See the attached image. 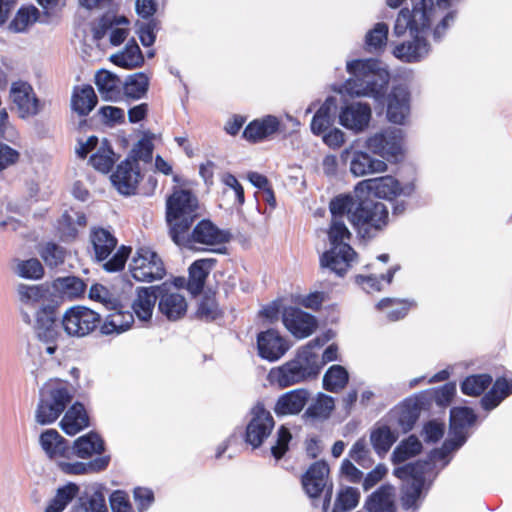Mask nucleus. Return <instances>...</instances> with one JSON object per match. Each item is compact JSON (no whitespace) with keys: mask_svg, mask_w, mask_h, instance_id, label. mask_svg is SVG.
<instances>
[{"mask_svg":"<svg viewBox=\"0 0 512 512\" xmlns=\"http://www.w3.org/2000/svg\"><path fill=\"white\" fill-rule=\"evenodd\" d=\"M388 169L384 160L373 158L368 152L355 151L350 162V171L355 176L382 173Z\"/></svg>","mask_w":512,"mask_h":512,"instance_id":"72a5a7b5","label":"nucleus"},{"mask_svg":"<svg viewBox=\"0 0 512 512\" xmlns=\"http://www.w3.org/2000/svg\"><path fill=\"white\" fill-rule=\"evenodd\" d=\"M409 111V98L407 95L399 97L396 93H392L389 96L387 118L391 123L405 125Z\"/></svg>","mask_w":512,"mask_h":512,"instance_id":"79ce46f5","label":"nucleus"},{"mask_svg":"<svg viewBox=\"0 0 512 512\" xmlns=\"http://www.w3.org/2000/svg\"><path fill=\"white\" fill-rule=\"evenodd\" d=\"M158 292V309L167 319L175 321L185 316L187 302L184 296L179 293L170 292L162 286H160Z\"/></svg>","mask_w":512,"mask_h":512,"instance_id":"a878e982","label":"nucleus"},{"mask_svg":"<svg viewBox=\"0 0 512 512\" xmlns=\"http://www.w3.org/2000/svg\"><path fill=\"white\" fill-rule=\"evenodd\" d=\"M360 499L359 491L354 487H346L338 493L332 512H347L355 508Z\"/></svg>","mask_w":512,"mask_h":512,"instance_id":"bf43d9fd","label":"nucleus"},{"mask_svg":"<svg viewBox=\"0 0 512 512\" xmlns=\"http://www.w3.org/2000/svg\"><path fill=\"white\" fill-rule=\"evenodd\" d=\"M335 408L333 397L320 393L316 400L306 409L304 416L311 419H327Z\"/></svg>","mask_w":512,"mask_h":512,"instance_id":"603ef678","label":"nucleus"},{"mask_svg":"<svg viewBox=\"0 0 512 512\" xmlns=\"http://www.w3.org/2000/svg\"><path fill=\"white\" fill-rule=\"evenodd\" d=\"M117 160L118 156L108 141L104 140L97 151L90 156L89 163L95 170L107 174L112 170Z\"/></svg>","mask_w":512,"mask_h":512,"instance_id":"a19ab883","label":"nucleus"},{"mask_svg":"<svg viewBox=\"0 0 512 512\" xmlns=\"http://www.w3.org/2000/svg\"><path fill=\"white\" fill-rule=\"evenodd\" d=\"M351 199L348 221L362 239H373L385 229L389 222L387 206L368 197L361 198L347 194Z\"/></svg>","mask_w":512,"mask_h":512,"instance_id":"f03ea898","label":"nucleus"},{"mask_svg":"<svg viewBox=\"0 0 512 512\" xmlns=\"http://www.w3.org/2000/svg\"><path fill=\"white\" fill-rule=\"evenodd\" d=\"M89 252L93 254L96 262H103V268L107 272H119L124 269L125 264L132 252L130 246L121 245L116 253L110 258L109 256L115 250L118 240L109 230L93 226L89 233Z\"/></svg>","mask_w":512,"mask_h":512,"instance_id":"39448f33","label":"nucleus"},{"mask_svg":"<svg viewBox=\"0 0 512 512\" xmlns=\"http://www.w3.org/2000/svg\"><path fill=\"white\" fill-rule=\"evenodd\" d=\"M73 448L76 456L86 459L93 454H102L104 451V442L97 433L89 432L77 438Z\"/></svg>","mask_w":512,"mask_h":512,"instance_id":"ea45409f","label":"nucleus"},{"mask_svg":"<svg viewBox=\"0 0 512 512\" xmlns=\"http://www.w3.org/2000/svg\"><path fill=\"white\" fill-rule=\"evenodd\" d=\"M347 71L353 77L344 83L345 90L350 95L368 96L382 99L387 91V81L379 82L377 76L371 73L367 60H352L347 63Z\"/></svg>","mask_w":512,"mask_h":512,"instance_id":"0eeeda50","label":"nucleus"},{"mask_svg":"<svg viewBox=\"0 0 512 512\" xmlns=\"http://www.w3.org/2000/svg\"><path fill=\"white\" fill-rule=\"evenodd\" d=\"M133 323L134 314L131 311L118 309L104 320L100 326V332L103 335L119 334L129 329Z\"/></svg>","mask_w":512,"mask_h":512,"instance_id":"58836bf2","label":"nucleus"},{"mask_svg":"<svg viewBox=\"0 0 512 512\" xmlns=\"http://www.w3.org/2000/svg\"><path fill=\"white\" fill-rule=\"evenodd\" d=\"M217 262L216 258H201L195 260L190 265L186 289L192 295H198L202 292L209 273L216 266Z\"/></svg>","mask_w":512,"mask_h":512,"instance_id":"393cba45","label":"nucleus"},{"mask_svg":"<svg viewBox=\"0 0 512 512\" xmlns=\"http://www.w3.org/2000/svg\"><path fill=\"white\" fill-rule=\"evenodd\" d=\"M304 492L313 499L324 494L323 508L326 510L331 503L333 483L330 478L329 465L324 460L313 462L301 476Z\"/></svg>","mask_w":512,"mask_h":512,"instance_id":"9d476101","label":"nucleus"},{"mask_svg":"<svg viewBox=\"0 0 512 512\" xmlns=\"http://www.w3.org/2000/svg\"><path fill=\"white\" fill-rule=\"evenodd\" d=\"M17 292V306L22 318V321L30 325V310L32 309V286L20 283L16 288Z\"/></svg>","mask_w":512,"mask_h":512,"instance_id":"052dcab7","label":"nucleus"},{"mask_svg":"<svg viewBox=\"0 0 512 512\" xmlns=\"http://www.w3.org/2000/svg\"><path fill=\"white\" fill-rule=\"evenodd\" d=\"M98 98L90 84L76 85L71 94V109L79 116H87L97 105Z\"/></svg>","mask_w":512,"mask_h":512,"instance_id":"2f4dec72","label":"nucleus"},{"mask_svg":"<svg viewBox=\"0 0 512 512\" xmlns=\"http://www.w3.org/2000/svg\"><path fill=\"white\" fill-rule=\"evenodd\" d=\"M153 139L152 134L145 133L131 150L130 160H135L137 163H139V160L146 163L151 162L154 151Z\"/></svg>","mask_w":512,"mask_h":512,"instance_id":"680f3d73","label":"nucleus"},{"mask_svg":"<svg viewBox=\"0 0 512 512\" xmlns=\"http://www.w3.org/2000/svg\"><path fill=\"white\" fill-rule=\"evenodd\" d=\"M282 322L286 329L299 339L309 337L318 327L315 316L293 306L284 308Z\"/></svg>","mask_w":512,"mask_h":512,"instance_id":"a211bd4d","label":"nucleus"},{"mask_svg":"<svg viewBox=\"0 0 512 512\" xmlns=\"http://www.w3.org/2000/svg\"><path fill=\"white\" fill-rule=\"evenodd\" d=\"M95 84L102 98L106 101H116L121 96V79L108 70L101 69L95 75Z\"/></svg>","mask_w":512,"mask_h":512,"instance_id":"c9c22d12","label":"nucleus"},{"mask_svg":"<svg viewBox=\"0 0 512 512\" xmlns=\"http://www.w3.org/2000/svg\"><path fill=\"white\" fill-rule=\"evenodd\" d=\"M292 440L290 429L281 425L276 433L275 444L271 446V454L276 460H280L289 450V444Z\"/></svg>","mask_w":512,"mask_h":512,"instance_id":"69168bd1","label":"nucleus"},{"mask_svg":"<svg viewBox=\"0 0 512 512\" xmlns=\"http://www.w3.org/2000/svg\"><path fill=\"white\" fill-rule=\"evenodd\" d=\"M31 92L32 86L26 81L18 80L11 84L9 97L12 109H16L20 118H27L31 114Z\"/></svg>","mask_w":512,"mask_h":512,"instance_id":"473e14b6","label":"nucleus"},{"mask_svg":"<svg viewBox=\"0 0 512 512\" xmlns=\"http://www.w3.org/2000/svg\"><path fill=\"white\" fill-rule=\"evenodd\" d=\"M510 395H512V379L505 376L498 377L491 389L482 396L481 407L486 411L493 410Z\"/></svg>","mask_w":512,"mask_h":512,"instance_id":"f704fd0d","label":"nucleus"},{"mask_svg":"<svg viewBox=\"0 0 512 512\" xmlns=\"http://www.w3.org/2000/svg\"><path fill=\"white\" fill-rule=\"evenodd\" d=\"M349 375L341 365H332L323 376V388L332 393H338L348 383Z\"/></svg>","mask_w":512,"mask_h":512,"instance_id":"49530a36","label":"nucleus"},{"mask_svg":"<svg viewBox=\"0 0 512 512\" xmlns=\"http://www.w3.org/2000/svg\"><path fill=\"white\" fill-rule=\"evenodd\" d=\"M78 491L79 487L74 483L60 487L45 512H62L77 495Z\"/></svg>","mask_w":512,"mask_h":512,"instance_id":"6e6d98bb","label":"nucleus"},{"mask_svg":"<svg viewBox=\"0 0 512 512\" xmlns=\"http://www.w3.org/2000/svg\"><path fill=\"white\" fill-rule=\"evenodd\" d=\"M350 204L348 195H337L329 203L331 223L328 237L331 245H349L345 240H350L352 234L344 223V217H348Z\"/></svg>","mask_w":512,"mask_h":512,"instance_id":"dca6fc26","label":"nucleus"},{"mask_svg":"<svg viewBox=\"0 0 512 512\" xmlns=\"http://www.w3.org/2000/svg\"><path fill=\"white\" fill-rule=\"evenodd\" d=\"M244 441L253 449L262 446L275 427L274 418L262 402H257L250 410Z\"/></svg>","mask_w":512,"mask_h":512,"instance_id":"ddd939ff","label":"nucleus"},{"mask_svg":"<svg viewBox=\"0 0 512 512\" xmlns=\"http://www.w3.org/2000/svg\"><path fill=\"white\" fill-rule=\"evenodd\" d=\"M109 501L112 512H134L129 495L123 490L114 491Z\"/></svg>","mask_w":512,"mask_h":512,"instance_id":"774afa93","label":"nucleus"},{"mask_svg":"<svg viewBox=\"0 0 512 512\" xmlns=\"http://www.w3.org/2000/svg\"><path fill=\"white\" fill-rule=\"evenodd\" d=\"M422 403L418 399H406L399 412L398 422L404 430H411L419 418Z\"/></svg>","mask_w":512,"mask_h":512,"instance_id":"5fc2aeb1","label":"nucleus"},{"mask_svg":"<svg viewBox=\"0 0 512 512\" xmlns=\"http://www.w3.org/2000/svg\"><path fill=\"white\" fill-rule=\"evenodd\" d=\"M45 296L34 287V309L36 310L34 332L36 337L46 345V353L52 355L57 350V341L60 337L57 316L59 304L56 299Z\"/></svg>","mask_w":512,"mask_h":512,"instance_id":"423d86ee","label":"nucleus"},{"mask_svg":"<svg viewBox=\"0 0 512 512\" xmlns=\"http://www.w3.org/2000/svg\"><path fill=\"white\" fill-rule=\"evenodd\" d=\"M160 29V21L151 18L146 22L139 23L138 35L143 46H152L156 40V33Z\"/></svg>","mask_w":512,"mask_h":512,"instance_id":"338daca9","label":"nucleus"},{"mask_svg":"<svg viewBox=\"0 0 512 512\" xmlns=\"http://www.w3.org/2000/svg\"><path fill=\"white\" fill-rule=\"evenodd\" d=\"M129 273L138 282H154L166 275L165 264L152 248L142 246L136 249L129 263Z\"/></svg>","mask_w":512,"mask_h":512,"instance_id":"1a4fd4ad","label":"nucleus"},{"mask_svg":"<svg viewBox=\"0 0 512 512\" xmlns=\"http://www.w3.org/2000/svg\"><path fill=\"white\" fill-rule=\"evenodd\" d=\"M492 382L493 378L490 374L482 373L470 375L461 382V392L467 396L478 397L487 390Z\"/></svg>","mask_w":512,"mask_h":512,"instance_id":"a18cd8bd","label":"nucleus"},{"mask_svg":"<svg viewBox=\"0 0 512 512\" xmlns=\"http://www.w3.org/2000/svg\"><path fill=\"white\" fill-rule=\"evenodd\" d=\"M89 425V416L85 406L81 402L72 404L60 421L62 430L70 436L76 435Z\"/></svg>","mask_w":512,"mask_h":512,"instance_id":"c756f323","label":"nucleus"},{"mask_svg":"<svg viewBox=\"0 0 512 512\" xmlns=\"http://www.w3.org/2000/svg\"><path fill=\"white\" fill-rule=\"evenodd\" d=\"M393 496V487L383 484L367 498L365 507L369 512H396Z\"/></svg>","mask_w":512,"mask_h":512,"instance_id":"e433bc0d","label":"nucleus"},{"mask_svg":"<svg viewBox=\"0 0 512 512\" xmlns=\"http://www.w3.org/2000/svg\"><path fill=\"white\" fill-rule=\"evenodd\" d=\"M397 267H391L387 270L386 273L377 275H357L356 282L359 285H362L364 289L368 292L373 291H381L382 290V282H385L387 285L391 284L397 271Z\"/></svg>","mask_w":512,"mask_h":512,"instance_id":"4d7b16f0","label":"nucleus"},{"mask_svg":"<svg viewBox=\"0 0 512 512\" xmlns=\"http://www.w3.org/2000/svg\"><path fill=\"white\" fill-rule=\"evenodd\" d=\"M413 190V185L402 187L400 182L392 176L365 179L355 187V193L367 192L378 198L388 200H393L401 194L410 195Z\"/></svg>","mask_w":512,"mask_h":512,"instance_id":"f3484780","label":"nucleus"},{"mask_svg":"<svg viewBox=\"0 0 512 512\" xmlns=\"http://www.w3.org/2000/svg\"><path fill=\"white\" fill-rule=\"evenodd\" d=\"M40 445L51 459L68 458L71 452L69 442L56 429H47L39 438Z\"/></svg>","mask_w":512,"mask_h":512,"instance_id":"7c9ffc66","label":"nucleus"},{"mask_svg":"<svg viewBox=\"0 0 512 512\" xmlns=\"http://www.w3.org/2000/svg\"><path fill=\"white\" fill-rule=\"evenodd\" d=\"M168 234L173 241L199 219V201L190 190L174 187L166 199Z\"/></svg>","mask_w":512,"mask_h":512,"instance_id":"20e7f679","label":"nucleus"},{"mask_svg":"<svg viewBox=\"0 0 512 512\" xmlns=\"http://www.w3.org/2000/svg\"><path fill=\"white\" fill-rule=\"evenodd\" d=\"M304 369L298 366L293 359L281 366L273 367L268 373V381L279 388H286L308 380Z\"/></svg>","mask_w":512,"mask_h":512,"instance_id":"5701e85b","label":"nucleus"},{"mask_svg":"<svg viewBox=\"0 0 512 512\" xmlns=\"http://www.w3.org/2000/svg\"><path fill=\"white\" fill-rule=\"evenodd\" d=\"M142 179L139 163L126 158L120 162L111 175V181L119 193L129 196L136 193Z\"/></svg>","mask_w":512,"mask_h":512,"instance_id":"6ab92c4d","label":"nucleus"},{"mask_svg":"<svg viewBox=\"0 0 512 512\" xmlns=\"http://www.w3.org/2000/svg\"><path fill=\"white\" fill-rule=\"evenodd\" d=\"M422 443L415 435H410L394 449L392 453V461L400 464L406 460L418 455L422 451Z\"/></svg>","mask_w":512,"mask_h":512,"instance_id":"8fccbe9b","label":"nucleus"},{"mask_svg":"<svg viewBox=\"0 0 512 512\" xmlns=\"http://www.w3.org/2000/svg\"><path fill=\"white\" fill-rule=\"evenodd\" d=\"M160 286L138 287L136 298L131 307L133 314L141 321H149L152 318L153 310L158 299Z\"/></svg>","mask_w":512,"mask_h":512,"instance_id":"cd10ccee","label":"nucleus"},{"mask_svg":"<svg viewBox=\"0 0 512 512\" xmlns=\"http://www.w3.org/2000/svg\"><path fill=\"white\" fill-rule=\"evenodd\" d=\"M371 116L369 104L353 102L341 110L339 122L344 128H368Z\"/></svg>","mask_w":512,"mask_h":512,"instance_id":"bb28decb","label":"nucleus"},{"mask_svg":"<svg viewBox=\"0 0 512 512\" xmlns=\"http://www.w3.org/2000/svg\"><path fill=\"white\" fill-rule=\"evenodd\" d=\"M40 395L36 418L41 424L54 422L72 399L69 390L62 384L48 385L41 390Z\"/></svg>","mask_w":512,"mask_h":512,"instance_id":"9b49d317","label":"nucleus"},{"mask_svg":"<svg viewBox=\"0 0 512 512\" xmlns=\"http://www.w3.org/2000/svg\"><path fill=\"white\" fill-rule=\"evenodd\" d=\"M87 225V217L84 212L70 208L65 210L57 219L55 229L61 241L72 242L79 234V228Z\"/></svg>","mask_w":512,"mask_h":512,"instance_id":"4be33fe9","label":"nucleus"},{"mask_svg":"<svg viewBox=\"0 0 512 512\" xmlns=\"http://www.w3.org/2000/svg\"><path fill=\"white\" fill-rule=\"evenodd\" d=\"M149 87V78L143 72H137L127 77L122 88L124 94L132 99L142 98Z\"/></svg>","mask_w":512,"mask_h":512,"instance_id":"3c124183","label":"nucleus"},{"mask_svg":"<svg viewBox=\"0 0 512 512\" xmlns=\"http://www.w3.org/2000/svg\"><path fill=\"white\" fill-rule=\"evenodd\" d=\"M437 17L438 9L433 0H420L412 10L402 8L397 15L393 32L400 37L408 31L412 40L396 45L394 56L408 63L419 62L425 58L431 47L424 34L431 29Z\"/></svg>","mask_w":512,"mask_h":512,"instance_id":"f257e3e1","label":"nucleus"},{"mask_svg":"<svg viewBox=\"0 0 512 512\" xmlns=\"http://www.w3.org/2000/svg\"><path fill=\"white\" fill-rule=\"evenodd\" d=\"M370 440L375 452L379 456H384L396 442L397 436L387 425H383L371 432Z\"/></svg>","mask_w":512,"mask_h":512,"instance_id":"09e8293b","label":"nucleus"},{"mask_svg":"<svg viewBox=\"0 0 512 512\" xmlns=\"http://www.w3.org/2000/svg\"><path fill=\"white\" fill-rule=\"evenodd\" d=\"M320 346L321 343L318 339L311 340L301 347L293 358V361L304 369V373L309 379L316 378L322 369L319 356L315 352V348Z\"/></svg>","mask_w":512,"mask_h":512,"instance_id":"c85d7f7f","label":"nucleus"},{"mask_svg":"<svg viewBox=\"0 0 512 512\" xmlns=\"http://www.w3.org/2000/svg\"><path fill=\"white\" fill-rule=\"evenodd\" d=\"M121 24L129 25V20L125 16L117 17L109 14H104L98 20L97 25L92 29L94 39H103L110 29H112L114 26L118 27Z\"/></svg>","mask_w":512,"mask_h":512,"instance_id":"e2e57ef3","label":"nucleus"},{"mask_svg":"<svg viewBox=\"0 0 512 512\" xmlns=\"http://www.w3.org/2000/svg\"><path fill=\"white\" fill-rule=\"evenodd\" d=\"M389 27L384 22H378L365 36L366 50L371 53L382 52L388 41Z\"/></svg>","mask_w":512,"mask_h":512,"instance_id":"37998d69","label":"nucleus"},{"mask_svg":"<svg viewBox=\"0 0 512 512\" xmlns=\"http://www.w3.org/2000/svg\"><path fill=\"white\" fill-rule=\"evenodd\" d=\"M413 306V302L408 300L383 298L377 303L379 310L387 309L386 318L389 321H398L403 319Z\"/></svg>","mask_w":512,"mask_h":512,"instance_id":"de8ad7c7","label":"nucleus"},{"mask_svg":"<svg viewBox=\"0 0 512 512\" xmlns=\"http://www.w3.org/2000/svg\"><path fill=\"white\" fill-rule=\"evenodd\" d=\"M307 389L298 388L282 394L276 401L274 412L278 416L299 414L309 400Z\"/></svg>","mask_w":512,"mask_h":512,"instance_id":"b1692460","label":"nucleus"},{"mask_svg":"<svg viewBox=\"0 0 512 512\" xmlns=\"http://www.w3.org/2000/svg\"><path fill=\"white\" fill-rule=\"evenodd\" d=\"M356 255L350 245H331V248L320 257V263L322 267L329 268L339 276H344Z\"/></svg>","mask_w":512,"mask_h":512,"instance_id":"aec40b11","label":"nucleus"},{"mask_svg":"<svg viewBox=\"0 0 512 512\" xmlns=\"http://www.w3.org/2000/svg\"><path fill=\"white\" fill-rule=\"evenodd\" d=\"M113 64L125 69H134L144 64V56L134 38L130 39L122 52L110 57Z\"/></svg>","mask_w":512,"mask_h":512,"instance_id":"4c0bfd02","label":"nucleus"},{"mask_svg":"<svg viewBox=\"0 0 512 512\" xmlns=\"http://www.w3.org/2000/svg\"><path fill=\"white\" fill-rule=\"evenodd\" d=\"M336 117V100L329 96L315 112L310 128H331Z\"/></svg>","mask_w":512,"mask_h":512,"instance_id":"c03bdc74","label":"nucleus"},{"mask_svg":"<svg viewBox=\"0 0 512 512\" xmlns=\"http://www.w3.org/2000/svg\"><path fill=\"white\" fill-rule=\"evenodd\" d=\"M233 235L230 230L220 229L209 219H201L179 234L173 243L180 248L198 252H214L217 254H228L226 244Z\"/></svg>","mask_w":512,"mask_h":512,"instance_id":"7ed1b4c3","label":"nucleus"},{"mask_svg":"<svg viewBox=\"0 0 512 512\" xmlns=\"http://www.w3.org/2000/svg\"><path fill=\"white\" fill-rule=\"evenodd\" d=\"M365 148L393 164L402 162L407 152L403 130H378L366 139Z\"/></svg>","mask_w":512,"mask_h":512,"instance_id":"6e6552de","label":"nucleus"},{"mask_svg":"<svg viewBox=\"0 0 512 512\" xmlns=\"http://www.w3.org/2000/svg\"><path fill=\"white\" fill-rule=\"evenodd\" d=\"M258 354L270 362L280 359L288 350L285 339L274 329L260 332L257 336Z\"/></svg>","mask_w":512,"mask_h":512,"instance_id":"412c9836","label":"nucleus"},{"mask_svg":"<svg viewBox=\"0 0 512 512\" xmlns=\"http://www.w3.org/2000/svg\"><path fill=\"white\" fill-rule=\"evenodd\" d=\"M39 254L48 267L54 268L64 263L66 251L54 242H47L40 247Z\"/></svg>","mask_w":512,"mask_h":512,"instance_id":"13d9d810","label":"nucleus"},{"mask_svg":"<svg viewBox=\"0 0 512 512\" xmlns=\"http://www.w3.org/2000/svg\"><path fill=\"white\" fill-rule=\"evenodd\" d=\"M65 333L70 337H85L102 325L101 315L94 310L76 305L67 309L61 320Z\"/></svg>","mask_w":512,"mask_h":512,"instance_id":"f8f14e48","label":"nucleus"},{"mask_svg":"<svg viewBox=\"0 0 512 512\" xmlns=\"http://www.w3.org/2000/svg\"><path fill=\"white\" fill-rule=\"evenodd\" d=\"M45 297L57 300L61 304L64 299L75 300L84 296L87 284L79 277L65 276L58 277L51 283L34 285Z\"/></svg>","mask_w":512,"mask_h":512,"instance_id":"2eb2a0df","label":"nucleus"},{"mask_svg":"<svg viewBox=\"0 0 512 512\" xmlns=\"http://www.w3.org/2000/svg\"><path fill=\"white\" fill-rule=\"evenodd\" d=\"M423 486L424 479L412 481V483L404 489L401 495V505L403 509L409 510L418 508L417 502L421 496Z\"/></svg>","mask_w":512,"mask_h":512,"instance_id":"0e129e2a","label":"nucleus"},{"mask_svg":"<svg viewBox=\"0 0 512 512\" xmlns=\"http://www.w3.org/2000/svg\"><path fill=\"white\" fill-rule=\"evenodd\" d=\"M223 314L214 293L202 296L196 310V316L199 319L210 322L221 318Z\"/></svg>","mask_w":512,"mask_h":512,"instance_id":"864d4df0","label":"nucleus"},{"mask_svg":"<svg viewBox=\"0 0 512 512\" xmlns=\"http://www.w3.org/2000/svg\"><path fill=\"white\" fill-rule=\"evenodd\" d=\"M477 416L470 407H454L450 412V431L453 439L446 440L440 453L443 458L447 453L462 446L466 441V429L476 422Z\"/></svg>","mask_w":512,"mask_h":512,"instance_id":"4468645a","label":"nucleus"}]
</instances>
